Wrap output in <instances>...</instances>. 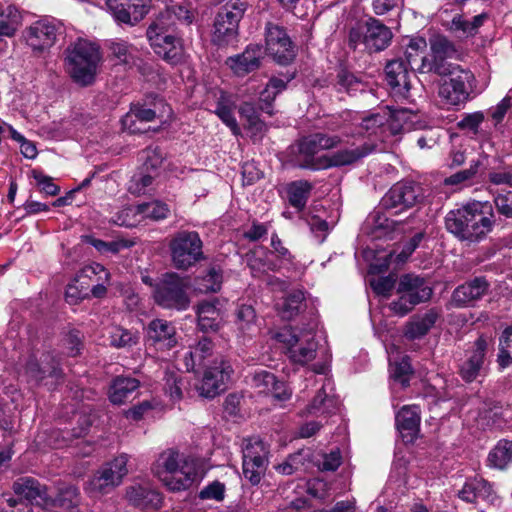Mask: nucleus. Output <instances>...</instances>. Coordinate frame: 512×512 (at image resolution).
Instances as JSON below:
<instances>
[{"instance_id": "obj_46", "label": "nucleus", "mask_w": 512, "mask_h": 512, "mask_svg": "<svg viewBox=\"0 0 512 512\" xmlns=\"http://www.w3.org/2000/svg\"><path fill=\"white\" fill-rule=\"evenodd\" d=\"M139 211L141 222L146 219L160 221L166 219L170 213L169 207L160 201L139 204Z\"/></svg>"}, {"instance_id": "obj_44", "label": "nucleus", "mask_w": 512, "mask_h": 512, "mask_svg": "<svg viewBox=\"0 0 512 512\" xmlns=\"http://www.w3.org/2000/svg\"><path fill=\"white\" fill-rule=\"evenodd\" d=\"M485 120V114L482 111L464 113L457 122V128L470 136L478 135L480 127Z\"/></svg>"}, {"instance_id": "obj_17", "label": "nucleus", "mask_w": 512, "mask_h": 512, "mask_svg": "<svg viewBox=\"0 0 512 512\" xmlns=\"http://www.w3.org/2000/svg\"><path fill=\"white\" fill-rule=\"evenodd\" d=\"M128 459L129 455L122 453L112 461L105 463L90 481L92 489L100 493H106L108 487L119 485L123 477L128 473Z\"/></svg>"}, {"instance_id": "obj_41", "label": "nucleus", "mask_w": 512, "mask_h": 512, "mask_svg": "<svg viewBox=\"0 0 512 512\" xmlns=\"http://www.w3.org/2000/svg\"><path fill=\"white\" fill-rule=\"evenodd\" d=\"M222 284V273L219 269L213 267L201 277H197L194 282L195 290L200 293L217 292Z\"/></svg>"}, {"instance_id": "obj_32", "label": "nucleus", "mask_w": 512, "mask_h": 512, "mask_svg": "<svg viewBox=\"0 0 512 512\" xmlns=\"http://www.w3.org/2000/svg\"><path fill=\"white\" fill-rule=\"evenodd\" d=\"M44 361L47 362L44 366H40L35 359H30L27 362L25 372L31 380L41 383L47 375L55 379L62 377V371L54 358L45 355Z\"/></svg>"}, {"instance_id": "obj_59", "label": "nucleus", "mask_w": 512, "mask_h": 512, "mask_svg": "<svg viewBox=\"0 0 512 512\" xmlns=\"http://www.w3.org/2000/svg\"><path fill=\"white\" fill-rule=\"evenodd\" d=\"M115 2L116 0H107V5L111 9L115 20L130 25L136 24L137 21H134L131 11L127 9L123 1Z\"/></svg>"}, {"instance_id": "obj_1", "label": "nucleus", "mask_w": 512, "mask_h": 512, "mask_svg": "<svg viewBox=\"0 0 512 512\" xmlns=\"http://www.w3.org/2000/svg\"><path fill=\"white\" fill-rule=\"evenodd\" d=\"M210 459L180 450H168L159 454L151 471L172 492L199 485L210 470Z\"/></svg>"}, {"instance_id": "obj_20", "label": "nucleus", "mask_w": 512, "mask_h": 512, "mask_svg": "<svg viewBox=\"0 0 512 512\" xmlns=\"http://www.w3.org/2000/svg\"><path fill=\"white\" fill-rule=\"evenodd\" d=\"M340 401L333 393V386L329 379H325L317 394L306 407L305 415L327 419L338 413Z\"/></svg>"}, {"instance_id": "obj_58", "label": "nucleus", "mask_w": 512, "mask_h": 512, "mask_svg": "<svg viewBox=\"0 0 512 512\" xmlns=\"http://www.w3.org/2000/svg\"><path fill=\"white\" fill-rule=\"evenodd\" d=\"M337 86L339 91L352 93L360 89L361 82L352 73L342 69L337 74Z\"/></svg>"}, {"instance_id": "obj_23", "label": "nucleus", "mask_w": 512, "mask_h": 512, "mask_svg": "<svg viewBox=\"0 0 512 512\" xmlns=\"http://www.w3.org/2000/svg\"><path fill=\"white\" fill-rule=\"evenodd\" d=\"M12 490L16 496L24 499V502L35 504L44 509V501L48 488L37 479L29 476L20 477L12 484Z\"/></svg>"}, {"instance_id": "obj_51", "label": "nucleus", "mask_w": 512, "mask_h": 512, "mask_svg": "<svg viewBox=\"0 0 512 512\" xmlns=\"http://www.w3.org/2000/svg\"><path fill=\"white\" fill-rule=\"evenodd\" d=\"M226 496V485L225 483L214 480L208 485L203 487L197 494L200 500H214L216 502H222Z\"/></svg>"}, {"instance_id": "obj_64", "label": "nucleus", "mask_w": 512, "mask_h": 512, "mask_svg": "<svg viewBox=\"0 0 512 512\" xmlns=\"http://www.w3.org/2000/svg\"><path fill=\"white\" fill-rule=\"evenodd\" d=\"M443 26L446 27L452 33L457 34L459 37L469 36V21L465 20L462 15L456 14L453 16L450 22L443 23Z\"/></svg>"}, {"instance_id": "obj_50", "label": "nucleus", "mask_w": 512, "mask_h": 512, "mask_svg": "<svg viewBox=\"0 0 512 512\" xmlns=\"http://www.w3.org/2000/svg\"><path fill=\"white\" fill-rule=\"evenodd\" d=\"M303 301V292L296 291L289 294L280 305L282 318L289 320L294 317L300 311Z\"/></svg>"}, {"instance_id": "obj_8", "label": "nucleus", "mask_w": 512, "mask_h": 512, "mask_svg": "<svg viewBox=\"0 0 512 512\" xmlns=\"http://www.w3.org/2000/svg\"><path fill=\"white\" fill-rule=\"evenodd\" d=\"M393 34L389 27L376 18H369L364 24L351 28L349 46L356 49L363 44L369 52H379L386 49Z\"/></svg>"}, {"instance_id": "obj_28", "label": "nucleus", "mask_w": 512, "mask_h": 512, "mask_svg": "<svg viewBox=\"0 0 512 512\" xmlns=\"http://www.w3.org/2000/svg\"><path fill=\"white\" fill-rule=\"evenodd\" d=\"M432 60H422V65L417 67L418 72L428 73L434 72V69H426L424 66H436L437 64H450L446 61L447 58H451L455 53L456 49L454 45L447 40L445 37L435 38L431 42Z\"/></svg>"}, {"instance_id": "obj_63", "label": "nucleus", "mask_w": 512, "mask_h": 512, "mask_svg": "<svg viewBox=\"0 0 512 512\" xmlns=\"http://www.w3.org/2000/svg\"><path fill=\"white\" fill-rule=\"evenodd\" d=\"M33 177L40 191L48 196H56L60 192L58 185L53 183V179L41 172L34 171Z\"/></svg>"}, {"instance_id": "obj_40", "label": "nucleus", "mask_w": 512, "mask_h": 512, "mask_svg": "<svg viewBox=\"0 0 512 512\" xmlns=\"http://www.w3.org/2000/svg\"><path fill=\"white\" fill-rule=\"evenodd\" d=\"M256 313L251 305H240L236 310V324L243 335H251L256 330Z\"/></svg>"}, {"instance_id": "obj_35", "label": "nucleus", "mask_w": 512, "mask_h": 512, "mask_svg": "<svg viewBox=\"0 0 512 512\" xmlns=\"http://www.w3.org/2000/svg\"><path fill=\"white\" fill-rule=\"evenodd\" d=\"M198 326L204 331H217L220 326V310L215 302H201L197 306Z\"/></svg>"}, {"instance_id": "obj_22", "label": "nucleus", "mask_w": 512, "mask_h": 512, "mask_svg": "<svg viewBox=\"0 0 512 512\" xmlns=\"http://www.w3.org/2000/svg\"><path fill=\"white\" fill-rule=\"evenodd\" d=\"M263 55L262 46L250 44L241 54L227 58L226 64L236 76L243 77L260 67Z\"/></svg>"}, {"instance_id": "obj_14", "label": "nucleus", "mask_w": 512, "mask_h": 512, "mask_svg": "<svg viewBox=\"0 0 512 512\" xmlns=\"http://www.w3.org/2000/svg\"><path fill=\"white\" fill-rule=\"evenodd\" d=\"M487 351L488 340L484 335L479 336L473 346L466 351L465 358L459 366V374L465 382H473L487 374L489 369Z\"/></svg>"}, {"instance_id": "obj_3", "label": "nucleus", "mask_w": 512, "mask_h": 512, "mask_svg": "<svg viewBox=\"0 0 512 512\" xmlns=\"http://www.w3.org/2000/svg\"><path fill=\"white\" fill-rule=\"evenodd\" d=\"M493 225L494 212L488 201L468 202L449 211L445 217L447 230L461 240H479L492 230Z\"/></svg>"}, {"instance_id": "obj_27", "label": "nucleus", "mask_w": 512, "mask_h": 512, "mask_svg": "<svg viewBox=\"0 0 512 512\" xmlns=\"http://www.w3.org/2000/svg\"><path fill=\"white\" fill-rule=\"evenodd\" d=\"M148 340L157 349H170L177 343L175 327L162 319H155L148 326Z\"/></svg>"}, {"instance_id": "obj_39", "label": "nucleus", "mask_w": 512, "mask_h": 512, "mask_svg": "<svg viewBox=\"0 0 512 512\" xmlns=\"http://www.w3.org/2000/svg\"><path fill=\"white\" fill-rule=\"evenodd\" d=\"M138 340L139 337L136 332L121 326H112L108 330V341L110 346L114 348H131L138 343Z\"/></svg>"}, {"instance_id": "obj_42", "label": "nucleus", "mask_w": 512, "mask_h": 512, "mask_svg": "<svg viewBox=\"0 0 512 512\" xmlns=\"http://www.w3.org/2000/svg\"><path fill=\"white\" fill-rule=\"evenodd\" d=\"M141 160L143 161L141 170L159 176L164 161L163 152L159 148L145 149L141 154Z\"/></svg>"}, {"instance_id": "obj_12", "label": "nucleus", "mask_w": 512, "mask_h": 512, "mask_svg": "<svg viewBox=\"0 0 512 512\" xmlns=\"http://www.w3.org/2000/svg\"><path fill=\"white\" fill-rule=\"evenodd\" d=\"M422 199L423 189L418 183L400 181L385 193L380 205L386 211L400 214L420 203Z\"/></svg>"}, {"instance_id": "obj_7", "label": "nucleus", "mask_w": 512, "mask_h": 512, "mask_svg": "<svg viewBox=\"0 0 512 512\" xmlns=\"http://www.w3.org/2000/svg\"><path fill=\"white\" fill-rule=\"evenodd\" d=\"M171 260L175 268L187 270L205 258L203 242L196 231H179L169 244Z\"/></svg>"}, {"instance_id": "obj_48", "label": "nucleus", "mask_w": 512, "mask_h": 512, "mask_svg": "<svg viewBox=\"0 0 512 512\" xmlns=\"http://www.w3.org/2000/svg\"><path fill=\"white\" fill-rule=\"evenodd\" d=\"M276 377L273 373L257 368L250 375V384L257 389L259 393L269 394V390L275 385Z\"/></svg>"}, {"instance_id": "obj_45", "label": "nucleus", "mask_w": 512, "mask_h": 512, "mask_svg": "<svg viewBox=\"0 0 512 512\" xmlns=\"http://www.w3.org/2000/svg\"><path fill=\"white\" fill-rule=\"evenodd\" d=\"M502 407L496 403H485L476 419L477 426L483 430L493 427L501 418Z\"/></svg>"}, {"instance_id": "obj_55", "label": "nucleus", "mask_w": 512, "mask_h": 512, "mask_svg": "<svg viewBox=\"0 0 512 512\" xmlns=\"http://www.w3.org/2000/svg\"><path fill=\"white\" fill-rule=\"evenodd\" d=\"M247 264L251 269L253 276H260L262 273H265L268 270L273 271L278 269V265L272 263L268 255H266L264 259L263 257L258 256L256 253L248 256Z\"/></svg>"}, {"instance_id": "obj_54", "label": "nucleus", "mask_w": 512, "mask_h": 512, "mask_svg": "<svg viewBox=\"0 0 512 512\" xmlns=\"http://www.w3.org/2000/svg\"><path fill=\"white\" fill-rule=\"evenodd\" d=\"M391 374L395 381H398L403 387L409 383L410 374L412 373V367L408 356H404L399 362L392 364Z\"/></svg>"}, {"instance_id": "obj_6", "label": "nucleus", "mask_w": 512, "mask_h": 512, "mask_svg": "<svg viewBox=\"0 0 512 512\" xmlns=\"http://www.w3.org/2000/svg\"><path fill=\"white\" fill-rule=\"evenodd\" d=\"M275 339L283 345L286 355L295 364L306 365L316 357L318 342L313 327H284L275 334Z\"/></svg>"}, {"instance_id": "obj_9", "label": "nucleus", "mask_w": 512, "mask_h": 512, "mask_svg": "<svg viewBox=\"0 0 512 512\" xmlns=\"http://www.w3.org/2000/svg\"><path fill=\"white\" fill-rule=\"evenodd\" d=\"M153 298L164 309L184 311L190 305V298L184 280L175 273L165 274L153 289Z\"/></svg>"}, {"instance_id": "obj_33", "label": "nucleus", "mask_w": 512, "mask_h": 512, "mask_svg": "<svg viewBox=\"0 0 512 512\" xmlns=\"http://www.w3.org/2000/svg\"><path fill=\"white\" fill-rule=\"evenodd\" d=\"M413 117L415 115L407 109L393 111L390 117H386L384 121L383 141L387 140L388 135L397 136L406 130H410Z\"/></svg>"}, {"instance_id": "obj_47", "label": "nucleus", "mask_w": 512, "mask_h": 512, "mask_svg": "<svg viewBox=\"0 0 512 512\" xmlns=\"http://www.w3.org/2000/svg\"><path fill=\"white\" fill-rule=\"evenodd\" d=\"M112 222L118 226L127 228L135 227L141 223L139 205L127 206L117 211L111 218Z\"/></svg>"}, {"instance_id": "obj_37", "label": "nucleus", "mask_w": 512, "mask_h": 512, "mask_svg": "<svg viewBox=\"0 0 512 512\" xmlns=\"http://www.w3.org/2000/svg\"><path fill=\"white\" fill-rule=\"evenodd\" d=\"M436 320L437 313L433 310H430L422 316L415 318L408 324L405 330V337L410 340L423 337L434 326Z\"/></svg>"}, {"instance_id": "obj_29", "label": "nucleus", "mask_w": 512, "mask_h": 512, "mask_svg": "<svg viewBox=\"0 0 512 512\" xmlns=\"http://www.w3.org/2000/svg\"><path fill=\"white\" fill-rule=\"evenodd\" d=\"M80 500L79 489L75 485H65L58 489L55 496L47 492V497L44 501V509L50 510L54 508H61L71 510L78 506Z\"/></svg>"}, {"instance_id": "obj_60", "label": "nucleus", "mask_w": 512, "mask_h": 512, "mask_svg": "<svg viewBox=\"0 0 512 512\" xmlns=\"http://www.w3.org/2000/svg\"><path fill=\"white\" fill-rule=\"evenodd\" d=\"M239 114L246 119L250 129L261 131L263 123L260 121L258 112L252 103H243L239 107Z\"/></svg>"}, {"instance_id": "obj_49", "label": "nucleus", "mask_w": 512, "mask_h": 512, "mask_svg": "<svg viewBox=\"0 0 512 512\" xmlns=\"http://www.w3.org/2000/svg\"><path fill=\"white\" fill-rule=\"evenodd\" d=\"M157 176L145 172L141 169L133 175L130 180L128 190L130 193L135 195L145 194L153 184L154 179Z\"/></svg>"}, {"instance_id": "obj_2", "label": "nucleus", "mask_w": 512, "mask_h": 512, "mask_svg": "<svg viewBox=\"0 0 512 512\" xmlns=\"http://www.w3.org/2000/svg\"><path fill=\"white\" fill-rule=\"evenodd\" d=\"M193 12L184 3H172L160 11L147 28V38L154 52L165 62L178 65L185 51L181 38L174 35L177 23L191 24Z\"/></svg>"}, {"instance_id": "obj_21", "label": "nucleus", "mask_w": 512, "mask_h": 512, "mask_svg": "<svg viewBox=\"0 0 512 512\" xmlns=\"http://www.w3.org/2000/svg\"><path fill=\"white\" fill-rule=\"evenodd\" d=\"M385 74L393 95L408 99L410 97V72L406 62L401 58L389 61L385 67Z\"/></svg>"}, {"instance_id": "obj_43", "label": "nucleus", "mask_w": 512, "mask_h": 512, "mask_svg": "<svg viewBox=\"0 0 512 512\" xmlns=\"http://www.w3.org/2000/svg\"><path fill=\"white\" fill-rule=\"evenodd\" d=\"M213 344L211 340L204 337L197 345L189 351L190 362H186V371H192L197 365H202L203 361L212 352Z\"/></svg>"}, {"instance_id": "obj_13", "label": "nucleus", "mask_w": 512, "mask_h": 512, "mask_svg": "<svg viewBox=\"0 0 512 512\" xmlns=\"http://www.w3.org/2000/svg\"><path fill=\"white\" fill-rule=\"evenodd\" d=\"M64 32L62 23L53 17L40 18L25 29L27 45L37 52L50 49Z\"/></svg>"}, {"instance_id": "obj_5", "label": "nucleus", "mask_w": 512, "mask_h": 512, "mask_svg": "<svg viewBox=\"0 0 512 512\" xmlns=\"http://www.w3.org/2000/svg\"><path fill=\"white\" fill-rule=\"evenodd\" d=\"M99 61L98 47L87 40L78 39L67 49V71L74 82L82 86L92 84Z\"/></svg>"}, {"instance_id": "obj_30", "label": "nucleus", "mask_w": 512, "mask_h": 512, "mask_svg": "<svg viewBox=\"0 0 512 512\" xmlns=\"http://www.w3.org/2000/svg\"><path fill=\"white\" fill-rule=\"evenodd\" d=\"M493 494L492 485L483 478H469L465 481L458 497L467 503H476L478 499L489 500Z\"/></svg>"}, {"instance_id": "obj_62", "label": "nucleus", "mask_w": 512, "mask_h": 512, "mask_svg": "<svg viewBox=\"0 0 512 512\" xmlns=\"http://www.w3.org/2000/svg\"><path fill=\"white\" fill-rule=\"evenodd\" d=\"M494 204L501 215L512 218V191L497 192L494 196Z\"/></svg>"}, {"instance_id": "obj_16", "label": "nucleus", "mask_w": 512, "mask_h": 512, "mask_svg": "<svg viewBox=\"0 0 512 512\" xmlns=\"http://www.w3.org/2000/svg\"><path fill=\"white\" fill-rule=\"evenodd\" d=\"M266 50L279 64H288L295 57L293 43L283 27L267 23L266 25Z\"/></svg>"}, {"instance_id": "obj_26", "label": "nucleus", "mask_w": 512, "mask_h": 512, "mask_svg": "<svg viewBox=\"0 0 512 512\" xmlns=\"http://www.w3.org/2000/svg\"><path fill=\"white\" fill-rule=\"evenodd\" d=\"M376 150V145L370 142H364L356 147H349L339 150L326 159L325 167H340L352 165L361 159L367 157Z\"/></svg>"}, {"instance_id": "obj_4", "label": "nucleus", "mask_w": 512, "mask_h": 512, "mask_svg": "<svg viewBox=\"0 0 512 512\" xmlns=\"http://www.w3.org/2000/svg\"><path fill=\"white\" fill-rule=\"evenodd\" d=\"M426 69H434L439 76H446L439 88V96L449 105L459 106L465 104L473 92L476 84L474 74L457 64H437L436 66H424Z\"/></svg>"}, {"instance_id": "obj_36", "label": "nucleus", "mask_w": 512, "mask_h": 512, "mask_svg": "<svg viewBox=\"0 0 512 512\" xmlns=\"http://www.w3.org/2000/svg\"><path fill=\"white\" fill-rule=\"evenodd\" d=\"M138 387L139 381L137 379L119 376L114 379L110 387L109 399L113 404H123Z\"/></svg>"}, {"instance_id": "obj_31", "label": "nucleus", "mask_w": 512, "mask_h": 512, "mask_svg": "<svg viewBox=\"0 0 512 512\" xmlns=\"http://www.w3.org/2000/svg\"><path fill=\"white\" fill-rule=\"evenodd\" d=\"M243 452V475L252 485H258L266 471L268 460L266 457L256 454L254 450H241Z\"/></svg>"}, {"instance_id": "obj_53", "label": "nucleus", "mask_w": 512, "mask_h": 512, "mask_svg": "<svg viewBox=\"0 0 512 512\" xmlns=\"http://www.w3.org/2000/svg\"><path fill=\"white\" fill-rule=\"evenodd\" d=\"M0 512H31V508L24 499L8 492L0 494Z\"/></svg>"}, {"instance_id": "obj_11", "label": "nucleus", "mask_w": 512, "mask_h": 512, "mask_svg": "<svg viewBox=\"0 0 512 512\" xmlns=\"http://www.w3.org/2000/svg\"><path fill=\"white\" fill-rule=\"evenodd\" d=\"M247 9L243 0H228L214 21L213 42L219 46L231 43L237 36L238 24Z\"/></svg>"}, {"instance_id": "obj_10", "label": "nucleus", "mask_w": 512, "mask_h": 512, "mask_svg": "<svg viewBox=\"0 0 512 512\" xmlns=\"http://www.w3.org/2000/svg\"><path fill=\"white\" fill-rule=\"evenodd\" d=\"M400 297L390 304L391 310L396 314L404 316L414 306L426 302L432 295V289L424 278L413 274H406L400 278L398 284Z\"/></svg>"}, {"instance_id": "obj_24", "label": "nucleus", "mask_w": 512, "mask_h": 512, "mask_svg": "<svg viewBox=\"0 0 512 512\" xmlns=\"http://www.w3.org/2000/svg\"><path fill=\"white\" fill-rule=\"evenodd\" d=\"M489 286L484 277H475L454 290L452 294L453 303L457 307L473 306L488 292Z\"/></svg>"}, {"instance_id": "obj_52", "label": "nucleus", "mask_w": 512, "mask_h": 512, "mask_svg": "<svg viewBox=\"0 0 512 512\" xmlns=\"http://www.w3.org/2000/svg\"><path fill=\"white\" fill-rule=\"evenodd\" d=\"M216 115L222 120V122L230 128L234 135L240 134V128L233 114V105L220 100L217 103V107L215 110Z\"/></svg>"}, {"instance_id": "obj_61", "label": "nucleus", "mask_w": 512, "mask_h": 512, "mask_svg": "<svg viewBox=\"0 0 512 512\" xmlns=\"http://www.w3.org/2000/svg\"><path fill=\"white\" fill-rule=\"evenodd\" d=\"M385 120L386 115H381L379 113L370 114L369 116L362 119L361 127L369 134L376 135L379 132L381 138L383 139V129Z\"/></svg>"}, {"instance_id": "obj_25", "label": "nucleus", "mask_w": 512, "mask_h": 512, "mask_svg": "<svg viewBox=\"0 0 512 512\" xmlns=\"http://www.w3.org/2000/svg\"><path fill=\"white\" fill-rule=\"evenodd\" d=\"M157 117L156 108H145L140 104H135L132 105L130 111L122 118V125L130 133H146L150 130L156 132L157 128L146 126V124L153 122Z\"/></svg>"}, {"instance_id": "obj_18", "label": "nucleus", "mask_w": 512, "mask_h": 512, "mask_svg": "<svg viewBox=\"0 0 512 512\" xmlns=\"http://www.w3.org/2000/svg\"><path fill=\"white\" fill-rule=\"evenodd\" d=\"M343 139L340 135H329L323 132L311 134L303 138L299 143V153L305 157L300 165L303 168L319 169L320 166L314 162V156L322 150H329L339 146Z\"/></svg>"}, {"instance_id": "obj_15", "label": "nucleus", "mask_w": 512, "mask_h": 512, "mask_svg": "<svg viewBox=\"0 0 512 512\" xmlns=\"http://www.w3.org/2000/svg\"><path fill=\"white\" fill-rule=\"evenodd\" d=\"M233 373L232 366L224 359L215 360L204 373V376L197 386L200 396L213 398L226 389Z\"/></svg>"}, {"instance_id": "obj_34", "label": "nucleus", "mask_w": 512, "mask_h": 512, "mask_svg": "<svg viewBox=\"0 0 512 512\" xmlns=\"http://www.w3.org/2000/svg\"><path fill=\"white\" fill-rule=\"evenodd\" d=\"M314 186L307 180H296L286 185L288 203L301 212L306 207L311 191Z\"/></svg>"}, {"instance_id": "obj_38", "label": "nucleus", "mask_w": 512, "mask_h": 512, "mask_svg": "<svg viewBox=\"0 0 512 512\" xmlns=\"http://www.w3.org/2000/svg\"><path fill=\"white\" fill-rule=\"evenodd\" d=\"M496 362L500 371L512 365V326L506 327L499 336Z\"/></svg>"}, {"instance_id": "obj_56", "label": "nucleus", "mask_w": 512, "mask_h": 512, "mask_svg": "<svg viewBox=\"0 0 512 512\" xmlns=\"http://www.w3.org/2000/svg\"><path fill=\"white\" fill-rule=\"evenodd\" d=\"M488 466L500 470L512 467V450H490Z\"/></svg>"}, {"instance_id": "obj_57", "label": "nucleus", "mask_w": 512, "mask_h": 512, "mask_svg": "<svg viewBox=\"0 0 512 512\" xmlns=\"http://www.w3.org/2000/svg\"><path fill=\"white\" fill-rule=\"evenodd\" d=\"M86 242L91 244L93 247L97 249V251L101 253L111 254H116L121 249L128 248L130 246L128 241L125 240L105 242L103 240L95 239L93 237H86Z\"/></svg>"}, {"instance_id": "obj_19", "label": "nucleus", "mask_w": 512, "mask_h": 512, "mask_svg": "<svg viewBox=\"0 0 512 512\" xmlns=\"http://www.w3.org/2000/svg\"><path fill=\"white\" fill-rule=\"evenodd\" d=\"M421 409L418 405H405L395 414L398 436L404 445L414 444L420 437Z\"/></svg>"}]
</instances>
